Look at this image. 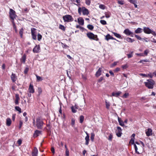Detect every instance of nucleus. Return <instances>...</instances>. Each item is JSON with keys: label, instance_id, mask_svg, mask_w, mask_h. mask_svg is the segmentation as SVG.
I'll return each instance as SVG.
<instances>
[{"label": "nucleus", "instance_id": "nucleus-15", "mask_svg": "<svg viewBox=\"0 0 156 156\" xmlns=\"http://www.w3.org/2000/svg\"><path fill=\"white\" fill-rule=\"evenodd\" d=\"M11 78L12 82L13 83L15 82L17 79V76L13 73H12L11 76Z\"/></svg>", "mask_w": 156, "mask_h": 156}, {"label": "nucleus", "instance_id": "nucleus-4", "mask_svg": "<svg viewBox=\"0 0 156 156\" xmlns=\"http://www.w3.org/2000/svg\"><path fill=\"white\" fill-rule=\"evenodd\" d=\"M87 37L90 40H94L97 41H99V39L97 35H95L91 32H89L87 34Z\"/></svg>", "mask_w": 156, "mask_h": 156}, {"label": "nucleus", "instance_id": "nucleus-34", "mask_svg": "<svg viewBox=\"0 0 156 156\" xmlns=\"http://www.w3.org/2000/svg\"><path fill=\"white\" fill-rule=\"evenodd\" d=\"M84 119V117L83 115H81L80 117V122L82 123Z\"/></svg>", "mask_w": 156, "mask_h": 156}, {"label": "nucleus", "instance_id": "nucleus-62", "mask_svg": "<svg viewBox=\"0 0 156 156\" xmlns=\"http://www.w3.org/2000/svg\"><path fill=\"white\" fill-rule=\"evenodd\" d=\"M120 69V68L119 67L116 68L115 70H114V72H118L119 71Z\"/></svg>", "mask_w": 156, "mask_h": 156}, {"label": "nucleus", "instance_id": "nucleus-60", "mask_svg": "<svg viewBox=\"0 0 156 156\" xmlns=\"http://www.w3.org/2000/svg\"><path fill=\"white\" fill-rule=\"evenodd\" d=\"M123 1H122V0H121V1H118V3L120 4V5H122L124 4V3H123Z\"/></svg>", "mask_w": 156, "mask_h": 156}, {"label": "nucleus", "instance_id": "nucleus-8", "mask_svg": "<svg viewBox=\"0 0 156 156\" xmlns=\"http://www.w3.org/2000/svg\"><path fill=\"white\" fill-rule=\"evenodd\" d=\"M36 30L37 29L34 28H31V33L32 38L34 40L37 39Z\"/></svg>", "mask_w": 156, "mask_h": 156}, {"label": "nucleus", "instance_id": "nucleus-5", "mask_svg": "<svg viewBox=\"0 0 156 156\" xmlns=\"http://www.w3.org/2000/svg\"><path fill=\"white\" fill-rule=\"evenodd\" d=\"M9 14V18L12 20V21L14 22V19L17 16L16 12L12 9H10Z\"/></svg>", "mask_w": 156, "mask_h": 156}, {"label": "nucleus", "instance_id": "nucleus-45", "mask_svg": "<svg viewBox=\"0 0 156 156\" xmlns=\"http://www.w3.org/2000/svg\"><path fill=\"white\" fill-rule=\"evenodd\" d=\"M62 46L63 48H69V47L66 45L65 44L61 42Z\"/></svg>", "mask_w": 156, "mask_h": 156}, {"label": "nucleus", "instance_id": "nucleus-64", "mask_svg": "<svg viewBox=\"0 0 156 156\" xmlns=\"http://www.w3.org/2000/svg\"><path fill=\"white\" fill-rule=\"evenodd\" d=\"M16 114H13L12 115V120L13 121H14L15 119Z\"/></svg>", "mask_w": 156, "mask_h": 156}, {"label": "nucleus", "instance_id": "nucleus-51", "mask_svg": "<svg viewBox=\"0 0 156 156\" xmlns=\"http://www.w3.org/2000/svg\"><path fill=\"white\" fill-rule=\"evenodd\" d=\"M29 70V68L28 67H26L24 71V73L25 74H27Z\"/></svg>", "mask_w": 156, "mask_h": 156}, {"label": "nucleus", "instance_id": "nucleus-54", "mask_svg": "<svg viewBox=\"0 0 156 156\" xmlns=\"http://www.w3.org/2000/svg\"><path fill=\"white\" fill-rule=\"evenodd\" d=\"M85 3L87 5H90V0H87L85 2Z\"/></svg>", "mask_w": 156, "mask_h": 156}, {"label": "nucleus", "instance_id": "nucleus-20", "mask_svg": "<svg viewBox=\"0 0 156 156\" xmlns=\"http://www.w3.org/2000/svg\"><path fill=\"white\" fill-rule=\"evenodd\" d=\"M78 22L81 25H84V20L82 17H80L78 19Z\"/></svg>", "mask_w": 156, "mask_h": 156}, {"label": "nucleus", "instance_id": "nucleus-55", "mask_svg": "<svg viewBox=\"0 0 156 156\" xmlns=\"http://www.w3.org/2000/svg\"><path fill=\"white\" fill-rule=\"evenodd\" d=\"M65 155L66 156H69V150H66Z\"/></svg>", "mask_w": 156, "mask_h": 156}, {"label": "nucleus", "instance_id": "nucleus-36", "mask_svg": "<svg viewBox=\"0 0 156 156\" xmlns=\"http://www.w3.org/2000/svg\"><path fill=\"white\" fill-rule=\"evenodd\" d=\"M38 94L37 96H38L42 93V90L41 88H38Z\"/></svg>", "mask_w": 156, "mask_h": 156}, {"label": "nucleus", "instance_id": "nucleus-44", "mask_svg": "<svg viewBox=\"0 0 156 156\" xmlns=\"http://www.w3.org/2000/svg\"><path fill=\"white\" fill-rule=\"evenodd\" d=\"M105 80V79L104 78V77L101 76L100 77V78L98 79V83L101 82L102 80Z\"/></svg>", "mask_w": 156, "mask_h": 156}, {"label": "nucleus", "instance_id": "nucleus-10", "mask_svg": "<svg viewBox=\"0 0 156 156\" xmlns=\"http://www.w3.org/2000/svg\"><path fill=\"white\" fill-rule=\"evenodd\" d=\"M117 130L116 131V135L117 136L120 137L121 136L122 134V130L121 127L119 126L117 127Z\"/></svg>", "mask_w": 156, "mask_h": 156}, {"label": "nucleus", "instance_id": "nucleus-12", "mask_svg": "<svg viewBox=\"0 0 156 156\" xmlns=\"http://www.w3.org/2000/svg\"><path fill=\"white\" fill-rule=\"evenodd\" d=\"M40 50V47L39 44L36 45L33 49V51L34 53H38Z\"/></svg>", "mask_w": 156, "mask_h": 156}, {"label": "nucleus", "instance_id": "nucleus-35", "mask_svg": "<svg viewBox=\"0 0 156 156\" xmlns=\"http://www.w3.org/2000/svg\"><path fill=\"white\" fill-rule=\"evenodd\" d=\"M12 24H13V27L14 29H15V32L16 33H17V29H16V26L15 25V22H13V21H12Z\"/></svg>", "mask_w": 156, "mask_h": 156}, {"label": "nucleus", "instance_id": "nucleus-57", "mask_svg": "<svg viewBox=\"0 0 156 156\" xmlns=\"http://www.w3.org/2000/svg\"><path fill=\"white\" fill-rule=\"evenodd\" d=\"M117 62H115L112 64L111 67H112L117 65Z\"/></svg>", "mask_w": 156, "mask_h": 156}, {"label": "nucleus", "instance_id": "nucleus-58", "mask_svg": "<svg viewBox=\"0 0 156 156\" xmlns=\"http://www.w3.org/2000/svg\"><path fill=\"white\" fill-rule=\"evenodd\" d=\"M19 98H16L15 101V103L16 105H18L19 104Z\"/></svg>", "mask_w": 156, "mask_h": 156}, {"label": "nucleus", "instance_id": "nucleus-31", "mask_svg": "<svg viewBox=\"0 0 156 156\" xmlns=\"http://www.w3.org/2000/svg\"><path fill=\"white\" fill-rule=\"evenodd\" d=\"M95 136V134L94 133L92 132L91 133L90 140L91 141H93Z\"/></svg>", "mask_w": 156, "mask_h": 156}, {"label": "nucleus", "instance_id": "nucleus-16", "mask_svg": "<svg viewBox=\"0 0 156 156\" xmlns=\"http://www.w3.org/2000/svg\"><path fill=\"white\" fill-rule=\"evenodd\" d=\"M102 71V68L100 67L98 71L96 72L95 74V76L98 77L101 75V72Z\"/></svg>", "mask_w": 156, "mask_h": 156}, {"label": "nucleus", "instance_id": "nucleus-39", "mask_svg": "<svg viewBox=\"0 0 156 156\" xmlns=\"http://www.w3.org/2000/svg\"><path fill=\"white\" fill-rule=\"evenodd\" d=\"M110 36H111L110 34H108L105 37V39L108 41L110 39Z\"/></svg>", "mask_w": 156, "mask_h": 156}, {"label": "nucleus", "instance_id": "nucleus-26", "mask_svg": "<svg viewBox=\"0 0 156 156\" xmlns=\"http://www.w3.org/2000/svg\"><path fill=\"white\" fill-rule=\"evenodd\" d=\"M143 30L140 28H138L135 31V32L136 34L140 33L142 32Z\"/></svg>", "mask_w": 156, "mask_h": 156}, {"label": "nucleus", "instance_id": "nucleus-6", "mask_svg": "<svg viewBox=\"0 0 156 156\" xmlns=\"http://www.w3.org/2000/svg\"><path fill=\"white\" fill-rule=\"evenodd\" d=\"M134 147L135 152L138 154H140L142 153L144 148L140 145H136V144H134Z\"/></svg>", "mask_w": 156, "mask_h": 156}, {"label": "nucleus", "instance_id": "nucleus-49", "mask_svg": "<svg viewBox=\"0 0 156 156\" xmlns=\"http://www.w3.org/2000/svg\"><path fill=\"white\" fill-rule=\"evenodd\" d=\"M99 7L101 9H105V6L102 4H101L99 5Z\"/></svg>", "mask_w": 156, "mask_h": 156}, {"label": "nucleus", "instance_id": "nucleus-28", "mask_svg": "<svg viewBox=\"0 0 156 156\" xmlns=\"http://www.w3.org/2000/svg\"><path fill=\"white\" fill-rule=\"evenodd\" d=\"M106 107L108 109H109L110 105V103L107 100H105Z\"/></svg>", "mask_w": 156, "mask_h": 156}, {"label": "nucleus", "instance_id": "nucleus-11", "mask_svg": "<svg viewBox=\"0 0 156 156\" xmlns=\"http://www.w3.org/2000/svg\"><path fill=\"white\" fill-rule=\"evenodd\" d=\"M145 133L147 136H149L152 135V130L151 128H148L145 130Z\"/></svg>", "mask_w": 156, "mask_h": 156}, {"label": "nucleus", "instance_id": "nucleus-9", "mask_svg": "<svg viewBox=\"0 0 156 156\" xmlns=\"http://www.w3.org/2000/svg\"><path fill=\"white\" fill-rule=\"evenodd\" d=\"M123 33L127 36H130L131 37H133L134 34L131 32L129 29H125L123 31Z\"/></svg>", "mask_w": 156, "mask_h": 156}, {"label": "nucleus", "instance_id": "nucleus-25", "mask_svg": "<svg viewBox=\"0 0 156 156\" xmlns=\"http://www.w3.org/2000/svg\"><path fill=\"white\" fill-rule=\"evenodd\" d=\"M112 33L114 34V35L115 37L119 38L122 39V37L121 35L119 34L113 32H112Z\"/></svg>", "mask_w": 156, "mask_h": 156}, {"label": "nucleus", "instance_id": "nucleus-32", "mask_svg": "<svg viewBox=\"0 0 156 156\" xmlns=\"http://www.w3.org/2000/svg\"><path fill=\"white\" fill-rule=\"evenodd\" d=\"M87 28L90 30H93L94 28V27L93 25L91 24H88L87 25Z\"/></svg>", "mask_w": 156, "mask_h": 156}, {"label": "nucleus", "instance_id": "nucleus-48", "mask_svg": "<svg viewBox=\"0 0 156 156\" xmlns=\"http://www.w3.org/2000/svg\"><path fill=\"white\" fill-rule=\"evenodd\" d=\"M110 12H108V13L105 12V16L107 18H109L110 17Z\"/></svg>", "mask_w": 156, "mask_h": 156}, {"label": "nucleus", "instance_id": "nucleus-30", "mask_svg": "<svg viewBox=\"0 0 156 156\" xmlns=\"http://www.w3.org/2000/svg\"><path fill=\"white\" fill-rule=\"evenodd\" d=\"M23 30H24V29L23 28H21L20 30L19 34H20L21 38H23Z\"/></svg>", "mask_w": 156, "mask_h": 156}, {"label": "nucleus", "instance_id": "nucleus-50", "mask_svg": "<svg viewBox=\"0 0 156 156\" xmlns=\"http://www.w3.org/2000/svg\"><path fill=\"white\" fill-rule=\"evenodd\" d=\"M36 77H37V81H41L43 80V79L42 78V77L40 76H37Z\"/></svg>", "mask_w": 156, "mask_h": 156}, {"label": "nucleus", "instance_id": "nucleus-33", "mask_svg": "<svg viewBox=\"0 0 156 156\" xmlns=\"http://www.w3.org/2000/svg\"><path fill=\"white\" fill-rule=\"evenodd\" d=\"M59 28L63 31H65L66 30V28L62 24L59 25Z\"/></svg>", "mask_w": 156, "mask_h": 156}, {"label": "nucleus", "instance_id": "nucleus-40", "mask_svg": "<svg viewBox=\"0 0 156 156\" xmlns=\"http://www.w3.org/2000/svg\"><path fill=\"white\" fill-rule=\"evenodd\" d=\"M133 51H131V52H130L129 54H127V57H128V58H131L132 57V56H133Z\"/></svg>", "mask_w": 156, "mask_h": 156}, {"label": "nucleus", "instance_id": "nucleus-59", "mask_svg": "<svg viewBox=\"0 0 156 156\" xmlns=\"http://www.w3.org/2000/svg\"><path fill=\"white\" fill-rule=\"evenodd\" d=\"M144 54L146 56H147V54L149 53V51L147 49H146L144 51Z\"/></svg>", "mask_w": 156, "mask_h": 156}, {"label": "nucleus", "instance_id": "nucleus-61", "mask_svg": "<svg viewBox=\"0 0 156 156\" xmlns=\"http://www.w3.org/2000/svg\"><path fill=\"white\" fill-rule=\"evenodd\" d=\"M17 143L19 144V145H20L21 144L22 142V140L21 139H19L17 141Z\"/></svg>", "mask_w": 156, "mask_h": 156}, {"label": "nucleus", "instance_id": "nucleus-18", "mask_svg": "<svg viewBox=\"0 0 156 156\" xmlns=\"http://www.w3.org/2000/svg\"><path fill=\"white\" fill-rule=\"evenodd\" d=\"M71 109L73 113H76V112L77 109H78V106L76 105L73 106L71 107Z\"/></svg>", "mask_w": 156, "mask_h": 156}, {"label": "nucleus", "instance_id": "nucleus-19", "mask_svg": "<svg viewBox=\"0 0 156 156\" xmlns=\"http://www.w3.org/2000/svg\"><path fill=\"white\" fill-rule=\"evenodd\" d=\"M38 151L36 147H35L34 150L32 153V156H37Z\"/></svg>", "mask_w": 156, "mask_h": 156}, {"label": "nucleus", "instance_id": "nucleus-2", "mask_svg": "<svg viewBox=\"0 0 156 156\" xmlns=\"http://www.w3.org/2000/svg\"><path fill=\"white\" fill-rule=\"evenodd\" d=\"M147 82H145V86L149 89H152L154 85L155 84V81L151 79L147 80Z\"/></svg>", "mask_w": 156, "mask_h": 156}, {"label": "nucleus", "instance_id": "nucleus-37", "mask_svg": "<svg viewBox=\"0 0 156 156\" xmlns=\"http://www.w3.org/2000/svg\"><path fill=\"white\" fill-rule=\"evenodd\" d=\"M113 138V135L112 133H110L108 138V140L110 141H112Z\"/></svg>", "mask_w": 156, "mask_h": 156}, {"label": "nucleus", "instance_id": "nucleus-21", "mask_svg": "<svg viewBox=\"0 0 156 156\" xmlns=\"http://www.w3.org/2000/svg\"><path fill=\"white\" fill-rule=\"evenodd\" d=\"M26 59V55L24 54L20 59V61L21 62L25 63Z\"/></svg>", "mask_w": 156, "mask_h": 156}, {"label": "nucleus", "instance_id": "nucleus-17", "mask_svg": "<svg viewBox=\"0 0 156 156\" xmlns=\"http://www.w3.org/2000/svg\"><path fill=\"white\" fill-rule=\"evenodd\" d=\"M28 91L30 93H33L34 92V88L33 86L31 83L30 84L29 86Z\"/></svg>", "mask_w": 156, "mask_h": 156}, {"label": "nucleus", "instance_id": "nucleus-42", "mask_svg": "<svg viewBox=\"0 0 156 156\" xmlns=\"http://www.w3.org/2000/svg\"><path fill=\"white\" fill-rule=\"evenodd\" d=\"M134 35L135 36V37L137 38V39L139 40H141L142 39L144 40V38L142 39L140 36H139L138 35H136V34H134Z\"/></svg>", "mask_w": 156, "mask_h": 156}, {"label": "nucleus", "instance_id": "nucleus-53", "mask_svg": "<svg viewBox=\"0 0 156 156\" xmlns=\"http://www.w3.org/2000/svg\"><path fill=\"white\" fill-rule=\"evenodd\" d=\"M129 95V94L128 93H126L124 94L122 96V98H126Z\"/></svg>", "mask_w": 156, "mask_h": 156}, {"label": "nucleus", "instance_id": "nucleus-3", "mask_svg": "<svg viewBox=\"0 0 156 156\" xmlns=\"http://www.w3.org/2000/svg\"><path fill=\"white\" fill-rule=\"evenodd\" d=\"M82 12L83 14L84 15H87L89 14L88 10L86 9L85 7H82V8L79 7L78 9V12L80 15L81 14Z\"/></svg>", "mask_w": 156, "mask_h": 156}, {"label": "nucleus", "instance_id": "nucleus-41", "mask_svg": "<svg viewBox=\"0 0 156 156\" xmlns=\"http://www.w3.org/2000/svg\"><path fill=\"white\" fill-rule=\"evenodd\" d=\"M42 38V35L38 33L37 34V40L38 41H40L41 40Z\"/></svg>", "mask_w": 156, "mask_h": 156}, {"label": "nucleus", "instance_id": "nucleus-22", "mask_svg": "<svg viewBox=\"0 0 156 156\" xmlns=\"http://www.w3.org/2000/svg\"><path fill=\"white\" fill-rule=\"evenodd\" d=\"M12 123V121L9 118H7L6 119V125L8 126H10Z\"/></svg>", "mask_w": 156, "mask_h": 156}, {"label": "nucleus", "instance_id": "nucleus-23", "mask_svg": "<svg viewBox=\"0 0 156 156\" xmlns=\"http://www.w3.org/2000/svg\"><path fill=\"white\" fill-rule=\"evenodd\" d=\"M121 93L120 91L117 92H113L112 93V95H110L111 97L115 96L116 97H118L120 94Z\"/></svg>", "mask_w": 156, "mask_h": 156}, {"label": "nucleus", "instance_id": "nucleus-56", "mask_svg": "<svg viewBox=\"0 0 156 156\" xmlns=\"http://www.w3.org/2000/svg\"><path fill=\"white\" fill-rule=\"evenodd\" d=\"M128 67V66H127V64H125L124 65H122V67L123 69H126Z\"/></svg>", "mask_w": 156, "mask_h": 156}, {"label": "nucleus", "instance_id": "nucleus-46", "mask_svg": "<svg viewBox=\"0 0 156 156\" xmlns=\"http://www.w3.org/2000/svg\"><path fill=\"white\" fill-rule=\"evenodd\" d=\"M129 143L134 145V144H134V138H132L129 141Z\"/></svg>", "mask_w": 156, "mask_h": 156}, {"label": "nucleus", "instance_id": "nucleus-47", "mask_svg": "<svg viewBox=\"0 0 156 156\" xmlns=\"http://www.w3.org/2000/svg\"><path fill=\"white\" fill-rule=\"evenodd\" d=\"M100 22L103 25H105L107 24L106 22L104 20H101L100 21Z\"/></svg>", "mask_w": 156, "mask_h": 156}, {"label": "nucleus", "instance_id": "nucleus-43", "mask_svg": "<svg viewBox=\"0 0 156 156\" xmlns=\"http://www.w3.org/2000/svg\"><path fill=\"white\" fill-rule=\"evenodd\" d=\"M148 62V61L147 59H144L140 60L138 62L140 63H142L143 64L144 63V62Z\"/></svg>", "mask_w": 156, "mask_h": 156}, {"label": "nucleus", "instance_id": "nucleus-14", "mask_svg": "<svg viewBox=\"0 0 156 156\" xmlns=\"http://www.w3.org/2000/svg\"><path fill=\"white\" fill-rule=\"evenodd\" d=\"M152 30L150 29L148 27H144V33L147 34H150L151 33V32Z\"/></svg>", "mask_w": 156, "mask_h": 156}, {"label": "nucleus", "instance_id": "nucleus-7", "mask_svg": "<svg viewBox=\"0 0 156 156\" xmlns=\"http://www.w3.org/2000/svg\"><path fill=\"white\" fill-rule=\"evenodd\" d=\"M63 20L65 22H69L73 21L74 19L72 16L69 15H66L62 17Z\"/></svg>", "mask_w": 156, "mask_h": 156}, {"label": "nucleus", "instance_id": "nucleus-13", "mask_svg": "<svg viewBox=\"0 0 156 156\" xmlns=\"http://www.w3.org/2000/svg\"><path fill=\"white\" fill-rule=\"evenodd\" d=\"M42 134V131L38 130H36L34 134V137H36L39 136Z\"/></svg>", "mask_w": 156, "mask_h": 156}, {"label": "nucleus", "instance_id": "nucleus-1", "mask_svg": "<svg viewBox=\"0 0 156 156\" xmlns=\"http://www.w3.org/2000/svg\"><path fill=\"white\" fill-rule=\"evenodd\" d=\"M33 123L34 126L40 129H42L44 124L43 119L40 117H37L36 121L34 119Z\"/></svg>", "mask_w": 156, "mask_h": 156}, {"label": "nucleus", "instance_id": "nucleus-29", "mask_svg": "<svg viewBox=\"0 0 156 156\" xmlns=\"http://www.w3.org/2000/svg\"><path fill=\"white\" fill-rule=\"evenodd\" d=\"M85 140H86L85 144L86 145H88L89 144V136H86L85 137Z\"/></svg>", "mask_w": 156, "mask_h": 156}, {"label": "nucleus", "instance_id": "nucleus-63", "mask_svg": "<svg viewBox=\"0 0 156 156\" xmlns=\"http://www.w3.org/2000/svg\"><path fill=\"white\" fill-rule=\"evenodd\" d=\"M23 125V122L21 120H20L19 123V128H20Z\"/></svg>", "mask_w": 156, "mask_h": 156}, {"label": "nucleus", "instance_id": "nucleus-52", "mask_svg": "<svg viewBox=\"0 0 156 156\" xmlns=\"http://www.w3.org/2000/svg\"><path fill=\"white\" fill-rule=\"evenodd\" d=\"M129 1L130 3L133 4L136 3V0H129Z\"/></svg>", "mask_w": 156, "mask_h": 156}, {"label": "nucleus", "instance_id": "nucleus-24", "mask_svg": "<svg viewBox=\"0 0 156 156\" xmlns=\"http://www.w3.org/2000/svg\"><path fill=\"white\" fill-rule=\"evenodd\" d=\"M124 39L126 40L128 42L130 43H132L135 41V40L134 39H132L131 38L129 37L125 38H124Z\"/></svg>", "mask_w": 156, "mask_h": 156}, {"label": "nucleus", "instance_id": "nucleus-38", "mask_svg": "<svg viewBox=\"0 0 156 156\" xmlns=\"http://www.w3.org/2000/svg\"><path fill=\"white\" fill-rule=\"evenodd\" d=\"M15 109L16 111H18L19 113L21 112V109L19 106H16Z\"/></svg>", "mask_w": 156, "mask_h": 156}, {"label": "nucleus", "instance_id": "nucleus-27", "mask_svg": "<svg viewBox=\"0 0 156 156\" xmlns=\"http://www.w3.org/2000/svg\"><path fill=\"white\" fill-rule=\"evenodd\" d=\"M118 121L120 126H124V122H123L119 117H118Z\"/></svg>", "mask_w": 156, "mask_h": 156}]
</instances>
